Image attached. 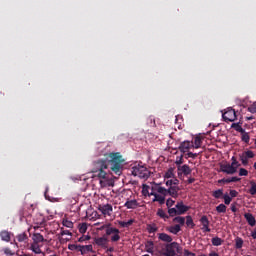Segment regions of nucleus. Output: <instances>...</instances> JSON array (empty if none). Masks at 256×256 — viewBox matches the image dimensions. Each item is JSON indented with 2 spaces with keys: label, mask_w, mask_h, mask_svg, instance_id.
<instances>
[{
  "label": "nucleus",
  "mask_w": 256,
  "mask_h": 256,
  "mask_svg": "<svg viewBox=\"0 0 256 256\" xmlns=\"http://www.w3.org/2000/svg\"><path fill=\"white\" fill-rule=\"evenodd\" d=\"M108 167L107 160H97L93 162V168L91 170L93 174L92 178L97 177L102 188L113 187V185H115L111 175L105 171Z\"/></svg>",
  "instance_id": "f257e3e1"
},
{
  "label": "nucleus",
  "mask_w": 256,
  "mask_h": 256,
  "mask_svg": "<svg viewBox=\"0 0 256 256\" xmlns=\"http://www.w3.org/2000/svg\"><path fill=\"white\" fill-rule=\"evenodd\" d=\"M106 160L109 161V163H112V171L116 175H121L123 164L125 163L123 156H121L120 153L112 152L107 155Z\"/></svg>",
  "instance_id": "f03ea898"
},
{
  "label": "nucleus",
  "mask_w": 256,
  "mask_h": 256,
  "mask_svg": "<svg viewBox=\"0 0 256 256\" xmlns=\"http://www.w3.org/2000/svg\"><path fill=\"white\" fill-rule=\"evenodd\" d=\"M239 162L235 160V157L232 158V163H224L220 165V171L226 173V175H235L237 169H239Z\"/></svg>",
  "instance_id": "7ed1b4c3"
},
{
  "label": "nucleus",
  "mask_w": 256,
  "mask_h": 256,
  "mask_svg": "<svg viewBox=\"0 0 256 256\" xmlns=\"http://www.w3.org/2000/svg\"><path fill=\"white\" fill-rule=\"evenodd\" d=\"M166 181V187L171 185H179V180L175 177V168H169L163 176Z\"/></svg>",
  "instance_id": "20e7f679"
},
{
  "label": "nucleus",
  "mask_w": 256,
  "mask_h": 256,
  "mask_svg": "<svg viewBox=\"0 0 256 256\" xmlns=\"http://www.w3.org/2000/svg\"><path fill=\"white\" fill-rule=\"evenodd\" d=\"M132 175H134V177H140V179H147V177L150 175V172L147 167L138 164L132 168Z\"/></svg>",
  "instance_id": "39448f33"
},
{
  "label": "nucleus",
  "mask_w": 256,
  "mask_h": 256,
  "mask_svg": "<svg viewBox=\"0 0 256 256\" xmlns=\"http://www.w3.org/2000/svg\"><path fill=\"white\" fill-rule=\"evenodd\" d=\"M98 211H100L104 217H111V213H113V206L111 204H100L98 206Z\"/></svg>",
  "instance_id": "423d86ee"
},
{
  "label": "nucleus",
  "mask_w": 256,
  "mask_h": 256,
  "mask_svg": "<svg viewBox=\"0 0 256 256\" xmlns=\"http://www.w3.org/2000/svg\"><path fill=\"white\" fill-rule=\"evenodd\" d=\"M222 117L224 121H230V123H233V121L237 119V113L235 112V110L228 108L227 111L222 114Z\"/></svg>",
  "instance_id": "0eeeda50"
},
{
  "label": "nucleus",
  "mask_w": 256,
  "mask_h": 256,
  "mask_svg": "<svg viewBox=\"0 0 256 256\" xmlns=\"http://www.w3.org/2000/svg\"><path fill=\"white\" fill-rule=\"evenodd\" d=\"M191 171H192L191 167H189V165H187V164L177 167L178 177H183V175H185V176L191 175Z\"/></svg>",
  "instance_id": "6e6552de"
},
{
  "label": "nucleus",
  "mask_w": 256,
  "mask_h": 256,
  "mask_svg": "<svg viewBox=\"0 0 256 256\" xmlns=\"http://www.w3.org/2000/svg\"><path fill=\"white\" fill-rule=\"evenodd\" d=\"M191 149H193V142L190 141H184L179 146L181 153H189Z\"/></svg>",
  "instance_id": "1a4fd4ad"
},
{
  "label": "nucleus",
  "mask_w": 256,
  "mask_h": 256,
  "mask_svg": "<svg viewBox=\"0 0 256 256\" xmlns=\"http://www.w3.org/2000/svg\"><path fill=\"white\" fill-rule=\"evenodd\" d=\"M178 247H179V244L171 243L170 245H168L166 247V251H165L164 255H166V256H175L176 255L175 250L178 249Z\"/></svg>",
  "instance_id": "9d476101"
},
{
  "label": "nucleus",
  "mask_w": 256,
  "mask_h": 256,
  "mask_svg": "<svg viewBox=\"0 0 256 256\" xmlns=\"http://www.w3.org/2000/svg\"><path fill=\"white\" fill-rule=\"evenodd\" d=\"M200 223L202 225L201 229L204 233L211 232V228H209V219L207 218V216H202L200 219Z\"/></svg>",
  "instance_id": "9b49d317"
},
{
  "label": "nucleus",
  "mask_w": 256,
  "mask_h": 256,
  "mask_svg": "<svg viewBox=\"0 0 256 256\" xmlns=\"http://www.w3.org/2000/svg\"><path fill=\"white\" fill-rule=\"evenodd\" d=\"M167 191H168V195H170V197H173L174 199H177L179 197L180 188L178 186L171 185V186H169Z\"/></svg>",
  "instance_id": "f8f14e48"
},
{
  "label": "nucleus",
  "mask_w": 256,
  "mask_h": 256,
  "mask_svg": "<svg viewBox=\"0 0 256 256\" xmlns=\"http://www.w3.org/2000/svg\"><path fill=\"white\" fill-rule=\"evenodd\" d=\"M176 209L178 211V215H184V213H187L189 211V206H186L183 204V201L177 202Z\"/></svg>",
  "instance_id": "ddd939ff"
},
{
  "label": "nucleus",
  "mask_w": 256,
  "mask_h": 256,
  "mask_svg": "<svg viewBox=\"0 0 256 256\" xmlns=\"http://www.w3.org/2000/svg\"><path fill=\"white\" fill-rule=\"evenodd\" d=\"M30 251L32 253H35V255H41V253H43V251L41 250V245H39V243L36 242H32L30 244Z\"/></svg>",
  "instance_id": "4468645a"
},
{
  "label": "nucleus",
  "mask_w": 256,
  "mask_h": 256,
  "mask_svg": "<svg viewBox=\"0 0 256 256\" xmlns=\"http://www.w3.org/2000/svg\"><path fill=\"white\" fill-rule=\"evenodd\" d=\"M94 243L95 245H98V247H107V237L102 236V237H98V238H94Z\"/></svg>",
  "instance_id": "2eb2a0df"
},
{
  "label": "nucleus",
  "mask_w": 256,
  "mask_h": 256,
  "mask_svg": "<svg viewBox=\"0 0 256 256\" xmlns=\"http://www.w3.org/2000/svg\"><path fill=\"white\" fill-rule=\"evenodd\" d=\"M127 209H137L139 207V202L136 199L127 200L124 204Z\"/></svg>",
  "instance_id": "dca6fc26"
},
{
  "label": "nucleus",
  "mask_w": 256,
  "mask_h": 256,
  "mask_svg": "<svg viewBox=\"0 0 256 256\" xmlns=\"http://www.w3.org/2000/svg\"><path fill=\"white\" fill-rule=\"evenodd\" d=\"M151 195H153V199L152 201L155 203H159L160 205H165V196H163L162 194H157V193H151Z\"/></svg>",
  "instance_id": "f3484780"
},
{
  "label": "nucleus",
  "mask_w": 256,
  "mask_h": 256,
  "mask_svg": "<svg viewBox=\"0 0 256 256\" xmlns=\"http://www.w3.org/2000/svg\"><path fill=\"white\" fill-rule=\"evenodd\" d=\"M244 217H245L247 223L250 225V227H255L256 220H255V216H253V214L246 213V214H244Z\"/></svg>",
  "instance_id": "a211bd4d"
},
{
  "label": "nucleus",
  "mask_w": 256,
  "mask_h": 256,
  "mask_svg": "<svg viewBox=\"0 0 256 256\" xmlns=\"http://www.w3.org/2000/svg\"><path fill=\"white\" fill-rule=\"evenodd\" d=\"M0 237L2 241H6V243H9V241H11V232L4 230L0 232Z\"/></svg>",
  "instance_id": "6ab92c4d"
},
{
  "label": "nucleus",
  "mask_w": 256,
  "mask_h": 256,
  "mask_svg": "<svg viewBox=\"0 0 256 256\" xmlns=\"http://www.w3.org/2000/svg\"><path fill=\"white\" fill-rule=\"evenodd\" d=\"M192 143H193V149H199L203 143V137L196 136Z\"/></svg>",
  "instance_id": "aec40b11"
},
{
  "label": "nucleus",
  "mask_w": 256,
  "mask_h": 256,
  "mask_svg": "<svg viewBox=\"0 0 256 256\" xmlns=\"http://www.w3.org/2000/svg\"><path fill=\"white\" fill-rule=\"evenodd\" d=\"M32 241L33 243H43L45 241V238L43 237V235L39 234V233H34L32 235Z\"/></svg>",
  "instance_id": "412c9836"
},
{
  "label": "nucleus",
  "mask_w": 256,
  "mask_h": 256,
  "mask_svg": "<svg viewBox=\"0 0 256 256\" xmlns=\"http://www.w3.org/2000/svg\"><path fill=\"white\" fill-rule=\"evenodd\" d=\"M145 251H146V253H151V255H153V253H155V245L153 244V242L148 241L145 244Z\"/></svg>",
  "instance_id": "4be33fe9"
},
{
  "label": "nucleus",
  "mask_w": 256,
  "mask_h": 256,
  "mask_svg": "<svg viewBox=\"0 0 256 256\" xmlns=\"http://www.w3.org/2000/svg\"><path fill=\"white\" fill-rule=\"evenodd\" d=\"M79 251L82 255H85V253H89L93 251V245H86V246H79Z\"/></svg>",
  "instance_id": "5701e85b"
},
{
  "label": "nucleus",
  "mask_w": 256,
  "mask_h": 256,
  "mask_svg": "<svg viewBox=\"0 0 256 256\" xmlns=\"http://www.w3.org/2000/svg\"><path fill=\"white\" fill-rule=\"evenodd\" d=\"M158 238L160 239V241H164V243H171V241H173V238L165 233H160Z\"/></svg>",
  "instance_id": "b1692460"
},
{
  "label": "nucleus",
  "mask_w": 256,
  "mask_h": 256,
  "mask_svg": "<svg viewBox=\"0 0 256 256\" xmlns=\"http://www.w3.org/2000/svg\"><path fill=\"white\" fill-rule=\"evenodd\" d=\"M156 191L160 195H163L164 197H167L168 191L165 187H162L161 184H156Z\"/></svg>",
  "instance_id": "393cba45"
},
{
  "label": "nucleus",
  "mask_w": 256,
  "mask_h": 256,
  "mask_svg": "<svg viewBox=\"0 0 256 256\" xmlns=\"http://www.w3.org/2000/svg\"><path fill=\"white\" fill-rule=\"evenodd\" d=\"M168 231H169V233H172L173 235H177V233H179V231H181V226H179V225L170 226V227H168Z\"/></svg>",
  "instance_id": "a878e982"
},
{
  "label": "nucleus",
  "mask_w": 256,
  "mask_h": 256,
  "mask_svg": "<svg viewBox=\"0 0 256 256\" xmlns=\"http://www.w3.org/2000/svg\"><path fill=\"white\" fill-rule=\"evenodd\" d=\"M231 127L232 129H235V131H238V133H243L245 131L241 126V123H232Z\"/></svg>",
  "instance_id": "bb28decb"
},
{
  "label": "nucleus",
  "mask_w": 256,
  "mask_h": 256,
  "mask_svg": "<svg viewBox=\"0 0 256 256\" xmlns=\"http://www.w3.org/2000/svg\"><path fill=\"white\" fill-rule=\"evenodd\" d=\"M62 225H63L64 227H67L68 229H73V222L70 221V220L67 219V218H63V220H62Z\"/></svg>",
  "instance_id": "cd10ccee"
},
{
  "label": "nucleus",
  "mask_w": 256,
  "mask_h": 256,
  "mask_svg": "<svg viewBox=\"0 0 256 256\" xmlns=\"http://www.w3.org/2000/svg\"><path fill=\"white\" fill-rule=\"evenodd\" d=\"M150 187L147 184H143L142 186V194L144 197H151V193H149Z\"/></svg>",
  "instance_id": "c85d7f7f"
},
{
  "label": "nucleus",
  "mask_w": 256,
  "mask_h": 256,
  "mask_svg": "<svg viewBox=\"0 0 256 256\" xmlns=\"http://www.w3.org/2000/svg\"><path fill=\"white\" fill-rule=\"evenodd\" d=\"M212 245H214V247H219V245H223V240L219 237H214L212 238Z\"/></svg>",
  "instance_id": "c756f323"
},
{
  "label": "nucleus",
  "mask_w": 256,
  "mask_h": 256,
  "mask_svg": "<svg viewBox=\"0 0 256 256\" xmlns=\"http://www.w3.org/2000/svg\"><path fill=\"white\" fill-rule=\"evenodd\" d=\"M186 225L187 227H190V229L195 227V222H193V218L191 216H186Z\"/></svg>",
  "instance_id": "7c9ffc66"
},
{
  "label": "nucleus",
  "mask_w": 256,
  "mask_h": 256,
  "mask_svg": "<svg viewBox=\"0 0 256 256\" xmlns=\"http://www.w3.org/2000/svg\"><path fill=\"white\" fill-rule=\"evenodd\" d=\"M243 247V238L237 237L235 239V248L236 249H241Z\"/></svg>",
  "instance_id": "2f4dec72"
},
{
  "label": "nucleus",
  "mask_w": 256,
  "mask_h": 256,
  "mask_svg": "<svg viewBox=\"0 0 256 256\" xmlns=\"http://www.w3.org/2000/svg\"><path fill=\"white\" fill-rule=\"evenodd\" d=\"M185 217L177 216L173 219L174 223H179V225H185Z\"/></svg>",
  "instance_id": "473e14b6"
},
{
  "label": "nucleus",
  "mask_w": 256,
  "mask_h": 256,
  "mask_svg": "<svg viewBox=\"0 0 256 256\" xmlns=\"http://www.w3.org/2000/svg\"><path fill=\"white\" fill-rule=\"evenodd\" d=\"M215 199H221L223 197V189H218L212 193Z\"/></svg>",
  "instance_id": "72a5a7b5"
},
{
  "label": "nucleus",
  "mask_w": 256,
  "mask_h": 256,
  "mask_svg": "<svg viewBox=\"0 0 256 256\" xmlns=\"http://www.w3.org/2000/svg\"><path fill=\"white\" fill-rule=\"evenodd\" d=\"M249 193H250V195H256V183H255V181L250 182Z\"/></svg>",
  "instance_id": "f704fd0d"
},
{
  "label": "nucleus",
  "mask_w": 256,
  "mask_h": 256,
  "mask_svg": "<svg viewBox=\"0 0 256 256\" xmlns=\"http://www.w3.org/2000/svg\"><path fill=\"white\" fill-rule=\"evenodd\" d=\"M217 213H226L227 212V206L225 204H220L216 207Z\"/></svg>",
  "instance_id": "c9c22d12"
},
{
  "label": "nucleus",
  "mask_w": 256,
  "mask_h": 256,
  "mask_svg": "<svg viewBox=\"0 0 256 256\" xmlns=\"http://www.w3.org/2000/svg\"><path fill=\"white\" fill-rule=\"evenodd\" d=\"M157 215L161 219H169V216H167V213H165V211L163 209H158Z\"/></svg>",
  "instance_id": "e433bc0d"
},
{
  "label": "nucleus",
  "mask_w": 256,
  "mask_h": 256,
  "mask_svg": "<svg viewBox=\"0 0 256 256\" xmlns=\"http://www.w3.org/2000/svg\"><path fill=\"white\" fill-rule=\"evenodd\" d=\"M87 228H88L87 223L80 224L79 227H78L79 233H82V235L87 233Z\"/></svg>",
  "instance_id": "4c0bfd02"
},
{
  "label": "nucleus",
  "mask_w": 256,
  "mask_h": 256,
  "mask_svg": "<svg viewBox=\"0 0 256 256\" xmlns=\"http://www.w3.org/2000/svg\"><path fill=\"white\" fill-rule=\"evenodd\" d=\"M241 133V139L242 141H244V143H249L250 137H249V133L245 132H240Z\"/></svg>",
  "instance_id": "58836bf2"
},
{
  "label": "nucleus",
  "mask_w": 256,
  "mask_h": 256,
  "mask_svg": "<svg viewBox=\"0 0 256 256\" xmlns=\"http://www.w3.org/2000/svg\"><path fill=\"white\" fill-rule=\"evenodd\" d=\"M17 241H19V243H23L25 241H27V234L25 233H21L16 237Z\"/></svg>",
  "instance_id": "ea45409f"
},
{
  "label": "nucleus",
  "mask_w": 256,
  "mask_h": 256,
  "mask_svg": "<svg viewBox=\"0 0 256 256\" xmlns=\"http://www.w3.org/2000/svg\"><path fill=\"white\" fill-rule=\"evenodd\" d=\"M120 231L118 230V232H115L114 234H112L111 236V241L113 243H116L117 241H119L121 239V236L119 235Z\"/></svg>",
  "instance_id": "a19ab883"
},
{
  "label": "nucleus",
  "mask_w": 256,
  "mask_h": 256,
  "mask_svg": "<svg viewBox=\"0 0 256 256\" xmlns=\"http://www.w3.org/2000/svg\"><path fill=\"white\" fill-rule=\"evenodd\" d=\"M115 233H119V229L109 226V228L106 230V235H113Z\"/></svg>",
  "instance_id": "79ce46f5"
},
{
  "label": "nucleus",
  "mask_w": 256,
  "mask_h": 256,
  "mask_svg": "<svg viewBox=\"0 0 256 256\" xmlns=\"http://www.w3.org/2000/svg\"><path fill=\"white\" fill-rule=\"evenodd\" d=\"M223 199H224L225 205H231V201L233 198H231V196H229L227 193H225L223 195Z\"/></svg>",
  "instance_id": "37998d69"
},
{
  "label": "nucleus",
  "mask_w": 256,
  "mask_h": 256,
  "mask_svg": "<svg viewBox=\"0 0 256 256\" xmlns=\"http://www.w3.org/2000/svg\"><path fill=\"white\" fill-rule=\"evenodd\" d=\"M168 213L170 215V217H175V215H179V212L176 208H168Z\"/></svg>",
  "instance_id": "c03bdc74"
},
{
  "label": "nucleus",
  "mask_w": 256,
  "mask_h": 256,
  "mask_svg": "<svg viewBox=\"0 0 256 256\" xmlns=\"http://www.w3.org/2000/svg\"><path fill=\"white\" fill-rule=\"evenodd\" d=\"M119 225H120V227H131V225H133V220H129L127 222L120 221Z\"/></svg>",
  "instance_id": "a18cd8bd"
},
{
  "label": "nucleus",
  "mask_w": 256,
  "mask_h": 256,
  "mask_svg": "<svg viewBox=\"0 0 256 256\" xmlns=\"http://www.w3.org/2000/svg\"><path fill=\"white\" fill-rule=\"evenodd\" d=\"M242 154L244 156H246V158H248V159H253V157H255V153H253V151H251V150L243 152Z\"/></svg>",
  "instance_id": "49530a36"
},
{
  "label": "nucleus",
  "mask_w": 256,
  "mask_h": 256,
  "mask_svg": "<svg viewBox=\"0 0 256 256\" xmlns=\"http://www.w3.org/2000/svg\"><path fill=\"white\" fill-rule=\"evenodd\" d=\"M175 164L177 165V167H181L183 165V155L176 157Z\"/></svg>",
  "instance_id": "de8ad7c7"
},
{
  "label": "nucleus",
  "mask_w": 256,
  "mask_h": 256,
  "mask_svg": "<svg viewBox=\"0 0 256 256\" xmlns=\"http://www.w3.org/2000/svg\"><path fill=\"white\" fill-rule=\"evenodd\" d=\"M247 175H249V171H247V169H245V168H240L239 169V176L240 177H247Z\"/></svg>",
  "instance_id": "09e8293b"
},
{
  "label": "nucleus",
  "mask_w": 256,
  "mask_h": 256,
  "mask_svg": "<svg viewBox=\"0 0 256 256\" xmlns=\"http://www.w3.org/2000/svg\"><path fill=\"white\" fill-rule=\"evenodd\" d=\"M240 161H242L243 165H249V158H246L243 154L240 155Z\"/></svg>",
  "instance_id": "8fccbe9b"
},
{
  "label": "nucleus",
  "mask_w": 256,
  "mask_h": 256,
  "mask_svg": "<svg viewBox=\"0 0 256 256\" xmlns=\"http://www.w3.org/2000/svg\"><path fill=\"white\" fill-rule=\"evenodd\" d=\"M3 253H5V255H8V256H13L15 255V252H13L11 250V248H3Z\"/></svg>",
  "instance_id": "3c124183"
},
{
  "label": "nucleus",
  "mask_w": 256,
  "mask_h": 256,
  "mask_svg": "<svg viewBox=\"0 0 256 256\" xmlns=\"http://www.w3.org/2000/svg\"><path fill=\"white\" fill-rule=\"evenodd\" d=\"M175 205V200L169 198L166 201V206L168 207V209H170V207H173Z\"/></svg>",
  "instance_id": "603ef678"
},
{
  "label": "nucleus",
  "mask_w": 256,
  "mask_h": 256,
  "mask_svg": "<svg viewBox=\"0 0 256 256\" xmlns=\"http://www.w3.org/2000/svg\"><path fill=\"white\" fill-rule=\"evenodd\" d=\"M237 195H239V192H237V190H230L229 197H231V199L237 197Z\"/></svg>",
  "instance_id": "864d4df0"
},
{
  "label": "nucleus",
  "mask_w": 256,
  "mask_h": 256,
  "mask_svg": "<svg viewBox=\"0 0 256 256\" xmlns=\"http://www.w3.org/2000/svg\"><path fill=\"white\" fill-rule=\"evenodd\" d=\"M91 239V236L86 235V236H82L78 239L79 243H83V241H89Z\"/></svg>",
  "instance_id": "5fc2aeb1"
},
{
  "label": "nucleus",
  "mask_w": 256,
  "mask_h": 256,
  "mask_svg": "<svg viewBox=\"0 0 256 256\" xmlns=\"http://www.w3.org/2000/svg\"><path fill=\"white\" fill-rule=\"evenodd\" d=\"M183 256H197L195 253L185 249L183 252Z\"/></svg>",
  "instance_id": "6e6d98bb"
},
{
  "label": "nucleus",
  "mask_w": 256,
  "mask_h": 256,
  "mask_svg": "<svg viewBox=\"0 0 256 256\" xmlns=\"http://www.w3.org/2000/svg\"><path fill=\"white\" fill-rule=\"evenodd\" d=\"M68 249L70 251H77V249H79V246L75 245V244H69L68 245Z\"/></svg>",
  "instance_id": "4d7b16f0"
},
{
  "label": "nucleus",
  "mask_w": 256,
  "mask_h": 256,
  "mask_svg": "<svg viewBox=\"0 0 256 256\" xmlns=\"http://www.w3.org/2000/svg\"><path fill=\"white\" fill-rule=\"evenodd\" d=\"M187 157L191 158V159H195V157H197V153H193V152H186Z\"/></svg>",
  "instance_id": "13d9d810"
},
{
  "label": "nucleus",
  "mask_w": 256,
  "mask_h": 256,
  "mask_svg": "<svg viewBox=\"0 0 256 256\" xmlns=\"http://www.w3.org/2000/svg\"><path fill=\"white\" fill-rule=\"evenodd\" d=\"M239 181H241V178H239L237 176H234V177L230 178V183H237Z\"/></svg>",
  "instance_id": "bf43d9fd"
},
{
  "label": "nucleus",
  "mask_w": 256,
  "mask_h": 256,
  "mask_svg": "<svg viewBox=\"0 0 256 256\" xmlns=\"http://www.w3.org/2000/svg\"><path fill=\"white\" fill-rule=\"evenodd\" d=\"M109 227H111V223L104 224L100 227V231H103L105 229L107 231Z\"/></svg>",
  "instance_id": "052dcab7"
},
{
  "label": "nucleus",
  "mask_w": 256,
  "mask_h": 256,
  "mask_svg": "<svg viewBox=\"0 0 256 256\" xmlns=\"http://www.w3.org/2000/svg\"><path fill=\"white\" fill-rule=\"evenodd\" d=\"M218 183H231V180H230V178H224V179H220V180H218Z\"/></svg>",
  "instance_id": "680f3d73"
},
{
  "label": "nucleus",
  "mask_w": 256,
  "mask_h": 256,
  "mask_svg": "<svg viewBox=\"0 0 256 256\" xmlns=\"http://www.w3.org/2000/svg\"><path fill=\"white\" fill-rule=\"evenodd\" d=\"M61 235H68L69 237H72L73 233H71L69 230L62 231Z\"/></svg>",
  "instance_id": "e2e57ef3"
},
{
  "label": "nucleus",
  "mask_w": 256,
  "mask_h": 256,
  "mask_svg": "<svg viewBox=\"0 0 256 256\" xmlns=\"http://www.w3.org/2000/svg\"><path fill=\"white\" fill-rule=\"evenodd\" d=\"M209 256H219V254H217L216 252H211Z\"/></svg>",
  "instance_id": "0e129e2a"
},
{
  "label": "nucleus",
  "mask_w": 256,
  "mask_h": 256,
  "mask_svg": "<svg viewBox=\"0 0 256 256\" xmlns=\"http://www.w3.org/2000/svg\"><path fill=\"white\" fill-rule=\"evenodd\" d=\"M231 211H233V213H235V211H237V208H235V206H233V207L231 208Z\"/></svg>",
  "instance_id": "69168bd1"
},
{
  "label": "nucleus",
  "mask_w": 256,
  "mask_h": 256,
  "mask_svg": "<svg viewBox=\"0 0 256 256\" xmlns=\"http://www.w3.org/2000/svg\"><path fill=\"white\" fill-rule=\"evenodd\" d=\"M151 231L155 232V231H157V228L153 227V228H151Z\"/></svg>",
  "instance_id": "338daca9"
},
{
  "label": "nucleus",
  "mask_w": 256,
  "mask_h": 256,
  "mask_svg": "<svg viewBox=\"0 0 256 256\" xmlns=\"http://www.w3.org/2000/svg\"><path fill=\"white\" fill-rule=\"evenodd\" d=\"M193 181H195V179H189L188 180L189 183H193Z\"/></svg>",
  "instance_id": "774afa93"
}]
</instances>
